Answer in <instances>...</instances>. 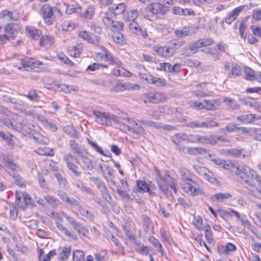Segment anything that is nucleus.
I'll use <instances>...</instances> for the list:
<instances>
[{
    "label": "nucleus",
    "instance_id": "1",
    "mask_svg": "<svg viewBox=\"0 0 261 261\" xmlns=\"http://www.w3.org/2000/svg\"><path fill=\"white\" fill-rule=\"evenodd\" d=\"M119 117L122 119H126L129 125L119 122L117 119V122H114L117 125L116 127L122 132L128 134L132 138L139 139L142 135L146 134L144 128L134 119L129 118L127 114L122 112L120 113Z\"/></svg>",
    "mask_w": 261,
    "mask_h": 261
},
{
    "label": "nucleus",
    "instance_id": "2",
    "mask_svg": "<svg viewBox=\"0 0 261 261\" xmlns=\"http://www.w3.org/2000/svg\"><path fill=\"white\" fill-rule=\"evenodd\" d=\"M232 173L238 176L239 181L244 182L248 187L255 188L254 184L250 179L254 177L255 171L250 167L243 163H237Z\"/></svg>",
    "mask_w": 261,
    "mask_h": 261
},
{
    "label": "nucleus",
    "instance_id": "3",
    "mask_svg": "<svg viewBox=\"0 0 261 261\" xmlns=\"http://www.w3.org/2000/svg\"><path fill=\"white\" fill-rule=\"evenodd\" d=\"M153 171L156 175V181L160 190L165 194L168 193L167 184L169 185L174 192H177L175 180L169 174L166 173L162 175L156 167H153Z\"/></svg>",
    "mask_w": 261,
    "mask_h": 261
},
{
    "label": "nucleus",
    "instance_id": "4",
    "mask_svg": "<svg viewBox=\"0 0 261 261\" xmlns=\"http://www.w3.org/2000/svg\"><path fill=\"white\" fill-rule=\"evenodd\" d=\"M106 61L108 62L110 64L117 66L112 71V73L115 76H124L129 77L132 73L121 67L122 63L119 59L114 57L109 51L105 53Z\"/></svg>",
    "mask_w": 261,
    "mask_h": 261
},
{
    "label": "nucleus",
    "instance_id": "5",
    "mask_svg": "<svg viewBox=\"0 0 261 261\" xmlns=\"http://www.w3.org/2000/svg\"><path fill=\"white\" fill-rule=\"evenodd\" d=\"M220 105V101L215 99H204L201 101H191L189 102V106L192 108L207 111L216 110Z\"/></svg>",
    "mask_w": 261,
    "mask_h": 261
},
{
    "label": "nucleus",
    "instance_id": "6",
    "mask_svg": "<svg viewBox=\"0 0 261 261\" xmlns=\"http://www.w3.org/2000/svg\"><path fill=\"white\" fill-rule=\"evenodd\" d=\"M42 65L41 61L29 57L20 58L18 62L14 63V66L19 69L23 68L26 71L35 70L36 68Z\"/></svg>",
    "mask_w": 261,
    "mask_h": 261
},
{
    "label": "nucleus",
    "instance_id": "7",
    "mask_svg": "<svg viewBox=\"0 0 261 261\" xmlns=\"http://www.w3.org/2000/svg\"><path fill=\"white\" fill-rule=\"evenodd\" d=\"M67 167L74 176L79 177L81 176V172L78 171L79 167L76 164H79V161L74 155L70 153H66L63 158Z\"/></svg>",
    "mask_w": 261,
    "mask_h": 261
},
{
    "label": "nucleus",
    "instance_id": "8",
    "mask_svg": "<svg viewBox=\"0 0 261 261\" xmlns=\"http://www.w3.org/2000/svg\"><path fill=\"white\" fill-rule=\"evenodd\" d=\"M93 114L96 122L102 125L110 126L112 121L117 122V117L109 113L95 111Z\"/></svg>",
    "mask_w": 261,
    "mask_h": 261
},
{
    "label": "nucleus",
    "instance_id": "9",
    "mask_svg": "<svg viewBox=\"0 0 261 261\" xmlns=\"http://www.w3.org/2000/svg\"><path fill=\"white\" fill-rule=\"evenodd\" d=\"M176 46L179 45L174 42L172 46H154L153 50L160 57L168 59L174 55L177 48Z\"/></svg>",
    "mask_w": 261,
    "mask_h": 261
},
{
    "label": "nucleus",
    "instance_id": "10",
    "mask_svg": "<svg viewBox=\"0 0 261 261\" xmlns=\"http://www.w3.org/2000/svg\"><path fill=\"white\" fill-rule=\"evenodd\" d=\"M19 26L16 23H7L5 27V31L7 34L0 35V43H5L6 41L14 40L15 38V33Z\"/></svg>",
    "mask_w": 261,
    "mask_h": 261
},
{
    "label": "nucleus",
    "instance_id": "11",
    "mask_svg": "<svg viewBox=\"0 0 261 261\" xmlns=\"http://www.w3.org/2000/svg\"><path fill=\"white\" fill-rule=\"evenodd\" d=\"M181 186L185 192L193 196L197 195L203 192L194 179L193 182L182 181Z\"/></svg>",
    "mask_w": 261,
    "mask_h": 261
},
{
    "label": "nucleus",
    "instance_id": "12",
    "mask_svg": "<svg viewBox=\"0 0 261 261\" xmlns=\"http://www.w3.org/2000/svg\"><path fill=\"white\" fill-rule=\"evenodd\" d=\"M40 15L45 23L48 25L53 24L54 20L53 8L48 4L43 5L40 9Z\"/></svg>",
    "mask_w": 261,
    "mask_h": 261
},
{
    "label": "nucleus",
    "instance_id": "13",
    "mask_svg": "<svg viewBox=\"0 0 261 261\" xmlns=\"http://www.w3.org/2000/svg\"><path fill=\"white\" fill-rule=\"evenodd\" d=\"M147 10L153 15H164L168 11V7L160 4L159 3H154L150 4L147 7Z\"/></svg>",
    "mask_w": 261,
    "mask_h": 261
},
{
    "label": "nucleus",
    "instance_id": "14",
    "mask_svg": "<svg viewBox=\"0 0 261 261\" xmlns=\"http://www.w3.org/2000/svg\"><path fill=\"white\" fill-rule=\"evenodd\" d=\"M247 8L248 6L247 5H242L233 9L225 17V22L228 24H231L232 22L236 20L240 12Z\"/></svg>",
    "mask_w": 261,
    "mask_h": 261
},
{
    "label": "nucleus",
    "instance_id": "15",
    "mask_svg": "<svg viewBox=\"0 0 261 261\" xmlns=\"http://www.w3.org/2000/svg\"><path fill=\"white\" fill-rule=\"evenodd\" d=\"M166 95L161 92L149 93L147 96V99L150 102L158 103L166 100Z\"/></svg>",
    "mask_w": 261,
    "mask_h": 261
},
{
    "label": "nucleus",
    "instance_id": "16",
    "mask_svg": "<svg viewBox=\"0 0 261 261\" xmlns=\"http://www.w3.org/2000/svg\"><path fill=\"white\" fill-rule=\"evenodd\" d=\"M187 134L184 133H177L175 134L173 137H172L171 140L176 145V148L179 150V147H183L181 146V142L182 141L187 142Z\"/></svg>",
    "mask_w": 261,
    "mask_h": 261
},
{
    "label": "nucleus",
    "instance_id": "17",
    "mask_svg": "<svg viewBox=\"0 0 261 261\" xmlns=\"http://www.w3.org/2000/svg\"><path fill=\"white\" fill-rule=\"evenodd\" d=\"M87 151L79 156L83 164V168L88 170H92L93 169V160L87 156Z\"/></svg>",
    "mask_w": 261,
    "mask_h": 261
},
{
    "label": "nucleus",
    "instance_id": "18",
    "mask_svg": "<svg viewBox=\"0 0 261 261\" xmlns=\"http://www.w3.org/2000/svg\"><path fill=\"white\" fill-rule=\"evenodd\" d=\"M202 43V42H199L198 40L189 45L183 53V55L187 57L191 56L192 55L196 53L197 48L201 47Z\"/></svg>",
    "mask_w": 261,
    "mask_h": 261
},
{
    "label": "nucleus",
    "instance_id": "19",
    "mask_svg": "<svg viewBox=\"0 0 261 261\" xmlns=\"http://www.w3.org/2000/svg\"><path fill=\"white\" fill-rule=\"evenodd\" d=\"M37 117L39 121H40L46 128L53 132L57 131L58 127L54 123L48 121V120L42 115H38Z\"/></svg>",
    "mask_w": 261,
    "mask_h": 261
},
{
    "label": "nucleus",
    "instance_id": "20",
    "mask_svg": "<svg viewBox=\"0 0 261 261\" xmlns=\"http://www.w3.org/2000/svg\"><path fill=\"white\" fill-rule=\"evenodd\" d=\"M89 180L95 184L102 195L107 194L108 190L105 183L98 177H91Z\"/></svg>",
    "mask_w": 261,
    "mask_h": 261
},
{
    "label": "nucleus",
    "instance_id": "21",
    "mask_svg": "<svg viewBox=\"0 0 261 261\" xmlns=\"http://www.w3.org/2000/svg\"><path fill=\"white\" fill-rule=\"evenodd\" d=\"M69 146L71 150L76 154L78 156L83 154L87 151L86 149L82 146L79 145L74 140L69 141Z\"/></svg>",
    "mask_w": 261,
    "mask_h": 261
},
{
    "label": "nucleus",
    "instance_id": "22",
    "mask_svg": "<svg viewBox=\"0 0 261 261\" xmlns=\"http://www.w3.org/2000/svg\"><path fill=\"white\" fill-rule=\"evenodd\" d=\"M173 12L176 15L183 16H194V11L191 9H183L179 7L175 6L172 8Z\"/></svg>",
    "mask_w": 261,
    "mask_h": 261
},
{
    "label": "nucleus",
    "instance_id": "23",
    "mask_svg": "<svg viewBox=\"0 0 261 261\" xmlns=\"http://www.w3.org/2000/svg\"><path fill=\"white\" fill-rule=\"evenodd\" d=\"M83 44L82 43H77L75 46L68 47V51L70 56L79 58L82 54L83 50Z\"/></svg>",
    "mask_w": 261,
    "mask_h": 261
},
{
    "label": "nucleus",
    "instance_id": "24",
    "mask_svg": "<svg viewBox=\"0 0 261 261\" xmlns=\"http://www.w3.org/2000/svg\"><path fill=\"white\" fill-rule=\"evenodd\" d=\"M134 243V248L135 251L142 255H148L150 251L152 250V249L147 246L142 245L141 243L137 242L135 241Z\"/></svg>",
    "mask_w": 261,
    "mask_h": 261
},
{
    "label": "nucleus",
    "instance_id": "25",
    "mask_svg": "<svg viewBox=\"0 0 261 261\" xmlns=\"http://www.w3.org/2000/svg\"><path fill=\"white\" fill-rule=\"evenodd\" d=\"M16 18L13 16V13L8 10H4L0 13V22H6L7 23L12 21H15Z\"/></svg>",
    "mask_w": 261,
    "mask_h": 261
},
{
    "label": "nucleus",
    "instance_id": "26",
    "mask_svg": "<svg viewBox=\"0 0 261 261\" xmlns=\"http://www.w3.org/2000/svg\"><path fill=\"white\" fill-rule=\"evenodd\" d=\"M178 172L182 178V181H193L194 176L187 169L181 167L179 169Z\"/></svg>",
    "mask_w": 261,
    "mask_h": 261
},
{
    "label": "nucleus",
    "instance_id": "27",
    "mask_svg": "<svg viewBox=\"0 0 261 261\" xmlns=\"http://www.w3.org/2000/svg\"><path fill=\"white\" fill-rule=\"evenodd\" d=\"M232 195L229 193H219L212 196L211 199L213 201H217L223 202L226 200L232 198Z\"/></svg>",
    "mask_w": 261,
    "mask_h": 261
},
{
    "label": "nucleus",
    "instance_id": "28",
    "mask_svg": "<svg viewBox=\"0 0 261 261\" xmlns=\"http://www.w3.org/2000/svg\"><path fill=\"white\" fill-rule=\"evenodd\" d=\"M87 141L89 145L91 146L93 150L95 152L99 153V154L106 156H109L108 154H110L109 151L105 152L102 148L100 147L98 144L94 141L91 140L89 138H87Z\"/></svg>",
    "mask_w": 261,
    "mask_h": 261
},
{
    "label": "nucleus",
    "instance_id": "29",
    "mask_svg": "<svg viewBox=\"0 0 261 261\" xmlns=\"http://www.w3.org/2000/svg\"><path fill=\"white\" fill-rule=\"evenodd\" d=\"M22 196L24 203H21V198L20 197H17L16 199V204L20 208L24 209L27 205L30 204L31 203L32 199L31 197L28 193H23L22 194Z\"/></svg>",
    "mask_w": 261,
    "mask_h": 261
},
{
    "label": "nucleus",
    "instance_id": "30",
    "mask_svg": "<svg viewBox=\"0 0 261 261\" xmlns=\"http://www.w3.org/2000/svg\"><path fill=\"white\" fill-rule=\"evenodd\" d=\"M141 220L145 231L147 232H152L153 230V224L150 218L146 215H142L141 216Z\"/></svg>",
    "mask_w": 261,
    "mask_h": 261
},
{
    "label": "nucleus",
    "instance_id": "31",
    "mask_svg": "<svg viewBox=\"0 0 261 261\" xmlns=\"http://www.w3.org/2000/svg\"><path fill=\"white\" fill-rule=\"evenodd\" d=\"M114 14L111 11H108L103 14V16H102V22L104 25L109 28L112 27L113 24V17Z\"/></svg>",
    "mask_w": 261,
    "mask_h": 261
},
{
    "label": "nucleus",
    "instance_id": "32",
    "mask_svg": "<svg viewBox=\"0 0 261 261\" xmlns=\"http://www.w3.org/2000/svg\"><path fill=\"white\" fill-rule=\"evenodd\" d=\"M95 13V8L93 6H88L86 8V9L84 10V12H82V9L81 8V13H79L81 17L90 19H91Z\"/></svg>",
    "mask_w": 261,
    "mask_h": 261
},
{
    "label": "nucleus",
    "instance_id": "33",
    "mask_svg": "<svg viewBox=\"0 0 261 261\" xmlns=\"http://www.w3.org/2000/svg\"><path fill=\"white\" fill-rule=\"evenodd\" d=\"M0 157L3 159V162L6 163L12 170L15 171H19L21 170V168L18 165L14 163L4 154L0 155Z\"/></svg>",
    "mask_w": 261,
    "mask_h": 261
},
{
    "label": "nucleus",
    "instance_id": "34",
    "mask_svg": "<svg viewBox=\"0 0 261 261\" xmlns=\"http://www.w3.org/2000/svg\"><path fill=\"white\" fill-rule=\"evenodd\" d=\"M198 143L203 144L215 145V141L214 140V135L200 136L199 135Z\"/></svg>",
    "mask_w": 261,
    "mask_h": 261
},
{
    "label": "nucleus",
    "instance_id": "35",
    "mask_svg": "<svg viewBox=\"0 0 261 261\" xmlns=\"http://www.w3.org/2000/svg\"><path fill=\"white\" fill-rule=\"evenodd\" d=\"M64 132L70 137L73 138H79L80 134L77 132L72 125H68L63 128Z\"/></svg>",
    "mask_w": 261,
    "mask_h": 261
},
{
    "label": "nucleus",
    "instance_id": "36",
    "mask_svg": "<svg viewBox=\"0 0 261 261\" xmlns=\"http://www.w3.org/2000/svg\"><path fill=\"white\" fill-rule=\"evenodd\" d=\"M56 226L61 231H62L67 237L70 238L73 240H76L77 238L74 232H70L67 228L64 227L62 224L57 222L56 223Z\"/></svg>",
    "mask_w": 261,
    "mask_h": 261
},
{
    "label": "nucleus",
    "instance_id": "37",
    "mask_svg": "<svg viewBox=\"0 0 261 261\" xmlns=\"http://www.w3.org/2000/svg\"><path fill=\"white\" fill-rule=\"evenodd\" d=\"M149 242L151 244V245L155 248H156L157 250L160 252L162 255L165 253V250L163 248V247L160 243V241L156 239L155 237L153 236H150L148 238Z\"/></svg>",
    "mask_w": 261,
    "mask_h": 261
},
{
    "label": "nucleus",
    "instance_id": "38",
    "mask_svg": "<svg viewBox=\"0 0 261 261\" xmlns=\"http://www.w3.org/2000/svg\"><path fill=\"white\" fill-rule=\"evenodd\" d=\"M25 29L31 37L34 40H38L41 34L40 30L32 26H27Z\"/></svg>",
    "mask_w": 261,
    "mask_h": 261
},
{
    "label": "nucleus",
    "instance_id": "39",
    "mask_svg": "<svg viewBox=\"0 0 261 261\" xmlns=\"http://www.w3.org/2000/svg\"><path fill=\"white\" fill-rule=\"evenodd\" d=\"M53 42L54 39L51 36L44 35L40 38L39 44L42 47H48L52 44Z\"/></svg>",
    "mask_w": 261,
    "mask_h": 261
},
{
    "label": "nucleus",
    "instance_id": "40",
    "mask_svg": "<svg viewBox=\"0 0 261 261\" xmlns=\"http://www.w3.org/2000/svg\"><path fill=\"white\" fill-rule=\"evenodd\" d=\"M255 115L252 114L242 115L237 117V120L242 123H250L253 121Z\"/></svg>",
    "mask_w": 261,
    "mask_h": 261
},
{
    "label": "nucleus",
    "instance_id": "41",
    "mask_svg": "<svg viewBox=\"0 0 261 261\" xmlns=\"http://www.w3.org/2000/svg\"><path fill=\"white\" fill-rule=\"evenodd\" d=\"M242 71L239 66L236 64H232L231 70L228 73V76L230 78H233L240 75Z\"/></svg>",
    "mask_w": 261,
    "mask_h": 261
},
{
    "label": "nucleus",
    "instance_id": "42",
    "mask_svg": "<svg viewBox=\"0 0 261 261\" xmlns=\"http://www.w3.org/2000/svg\"><path fill=\"white\" fill-rule=\"evenodd\" d=\"M236 250V246L231 243H228L225 247L224 246L220 247L219 248V252L220 253L224 254H227L228 253V252L229 251H235Z\"/></svg>",
    "mask_w": 261,
    "mask_h": 261
},
{
    "label": "nucleus",
    "instance_id": "43",
    "mask_svg": "<svg viewBox=\"0 0 261 261\" xmlns=\"http://www.w3.org/2000/svg\"><path fill=\"white\" fill-rule=\"evenodd\" d=\"M223 102L227 107L232 110H237L239 108V105L237 103V102L235 100L230 98L224 97L223 100Z\"/></svg>",
    "mask_w": 261,
    "mask_h": 261
},
{
    "label": "nucleus",
    "instance_id": "44",
    "mask_svg": "<svg viewBox=\"0 0 261 261\" xmlns=\"http://www.w3.org/2000/svg\"><path fill=\"white\" fill-rule=\"evenodd\" d=\"M126 8V6L124 3H120L119 4H114L112 6V9L114 11L115 15H118L122 14L124 12Z\"/></svg>",
    "mask_w": 261,
    "mask_h": 261
},
{
    "label": "nucleus",
    "instance_id": "45",
    "mask_svg": "<svg viewBox=\"0 0 261 261\" xmlns=\"http://www.w3.org/2000/svg\"><path fill=\"white\" fill-rule=\"evenodd\" d=\"M112 37L114 41L119 44L122 45L125 43L122 34L119 31L114 32Z\"/></svg>",
    "mask_w": 261,
    "mask_h": 261
},
{
    "label": "nucleus",
    "instance_id": "46",
    "mask_svg": "<svg viewBox=\"0 0 261 261\" xmlns=\"http://www.w3.org/2000/svg\"><path fill=\"white\" fill-rule=\"evenodd\" d=\"M137 184L140 190L144 192H148L150 196L154 195V193L150 191L148 186L144 181L138 180L137 181Z\"/></svg>",
    "mask_w": 261,
    "mask_h": 261
},
{
    "label": "nucleus",
    "instance_id": "47",
    "mask_svg": "<svg viewBox=\"0 0 261 261\" xmlns=\"http://www.w3.org/2000/svg\"><path fill=\"white\" fill-rule=\"evenodd\" d=\"M96 261H106L109 257V255L106 250H101L94 254Z\"/></svg>",
    "mask_w": 261,
    "mask_h": 261
},
{
    "label": "nucleus",
    "instance_id": "48",
    "mask_svg": "<svg viewBox=\"0 0 261 261\" xmlns=\"http://www.w3.org/2000/svg\"><path fill=\"white\" fill-rule=\"evenodd\" d=\"M203 178L212 184L218 185L219 183V181L218 180V179L214 176L213 173L209 170L206 173Z\"/></svg>",
    "mask_w": 261,
    "mask_h": 261
},
{
    "label": "nucleus",
    "instance_id": "49",
    "mask_svg": "<svg viewBox=\"0 0 261 261\" xmlns=\"http://www.w3.org/2000/svg\"><path fill=\"white\" fill-rule=\"evenodd\" d=\"M218 126L217 122L212 120H207L205 121L200 122V128H213Z\"/></svg>",
    "mask_w": 261,
    "mask_h": 261
},
{
    "label": "nucleus",
    "instance_id": "50",
    "mask_svg": "<svg viewBox=\"0 0 261 261\" xmlns=\"http://www.w3.org/2000/svg\"><path fill=\"white\" fill-rule=\"evenodd\" d=\"M245 77L247 80L253 81L255 76V73L253 70L249 67H245Z\"/></svg>",
    "mask_w": 261,
    "mask_h": 261
},
{
    "label": "nucleus",
    "instance_id": "51",
    "mask_svg": "<svg viewBox=\"0 0 261 261\" xmlns=\"http://www.w3.org/2000/svg\"><path fill=\"white\" fill-rule=\"evenodd\" d=\"M242 149L236 148L227 149L225 151V153L230 156L238 157L242 155Z\"/></svg>",
    "mask_w": 261,
    "mask_h": 261
},
{
    "label": "nucleus",
    "instance_id": "52",
    "mask_svg": "<svg viewBox=\"0 0 261 261\" xmlns=\"http://www.w3.org/2000/svg\"><path fill=\"white\" fill-rule=\"evenodd\" d=\"M84 253L83 251L77 250L73 253V261H84Z\"/></svg>",
    "mask_w": 261,
    "mask_h": 261
},
{
    "label": "nucleus",
    "instance_id": "53",
    "mask_svg": "<svg viewBox=\"0 0 261 261\" xmlns=\"http://www.w3.org/2000/svg\"><path fill=\"white\" fill-rule=\"evenodd\" d=\"M37 153L40 155H44L49 156H53L54 155V150L48 148H45L44 149L39 148L37 150Z\"/></svg>",
    "mask_w": 261,
    "mask_h": 261
},
{
    "label": "nucleus",
    "instance_id": "54",
    "mask_svg": "<svg viewBox=\"0 0 261 261\" xmlns=\"http://www.w3.org/2000/svg\"><path fill=\"white\" fill-rule=\"evenodd\" d=\"M175 35L178 38H182L190 34V31L189 28H184L181 30H175Z\"/></svg>",
    "mask_w": 261,
    "mask_h": 261
},
{
    "label": "nucleus",
    "instance_id": "55",
    "mask_svg": "<svg viewBox=\"0 0 261 261\" xmlns=\"http://www.w3.org/2000/svg\"><path fill=\"white\" fill-rule=\"evenodd\" d=\"M70 253V247H64L61 253L59 255V258L62 260H66L68 259Z\"/></svg>",
    "mask_w": 261,
    "mask_h": 261
},
{
    "label": "nucleus",
    "instance_id": "56",
    "mask_svg": "<svg viewBox=\"0 0 261 261\" xmlns=\"http://www.w3.org/2000/svg\"><path fill=\"white\" fill-rule=\"evenodd\" d=\"M205 239L208 243H211L213 240L212 231L210 226H206L204 229Z\"/></svg>",
    "mask_w": 261,
    "mask_h": 261
},
{
    "label": "nucleus",
    "instance_id": "57",
    "mask_svg": "<svg viewBox=\"0 0 261 261\" xmlns=\"http://www.w3.org/2000/svg\"><path fill=\"white\" fill-rule=\"evenodd\" d=\"M66 13L67 14H71L73 13H81V7L74 6V5L68 6L66 9Z\"/></svg>",
    "mask_w": 261,
    "mask_h": 261
},
{
    "label": "nucleus",
    "instance_id": "58",
    "mask_svg": "<svg viewBox=\"0 0 261 261\" xmlns=\"http://www.w3.org/2000/svg\"><path fill=\"white\" fill-rule=\"evenodd\" d=\"M78 211L79 213L81 214V215L83 217H86L87 218L89 219L90 220L93 219L94 215L88 210L82 207H80L79 208Z\"/></svg>",
    "mask_w": 261,
    "mask_h": 261
},
{
    "label": "nucleus",
    "instance_id": "59",
    "mask_svg": "<svg viewBox=\"0 0 261 261\" xmlns=\"http://www.w3.org/2000/svg\"><path fill=\"white\" fill-rule=\"evenodd\" d=\"M79 36L90 43L94 42L93 40L91 38V36L90 35L89 33L87 31H80L79 33Z\"/></svg>",
    "mask_w": 261,
    "mask_h": 261
},
{
    "label": "nucleus",
    "instance_id": "60",
    "mask_svg": "<svg viewBox=\"0 0 261 261\" xmlns=\"http://www.w3.org/2000/svg\"><path fill=\"white\" fill-rule=\"evenodd\" d=\"M238 163H232L229 161H225L224 163L223 168L225 170H229L232 173V170L236 169V164Z\"/></svg>",
    "mask_w": 261,
    "mask_h": 261
},
{
    "label": "nucleus",
    "instance_id": "61",
    "mask_svg": "<svg viewBox=\"0 0 261 261\" xmlns=\"http://www.w3.org/2000/svg\"><path fill=\"white\" fill-rule=\"evenodd\" d=\"M55 177L57 179L58 183L61 187L64 188L66 186L67 184V180L66 178L63 177L61 173H56L55 174Z\"/></svg>",
    "mask_w": 261,
    "mask_h": 261
},
{
    "label": "nucleus",
    "instance_id": "62",
    "mask_svg": "<svg viewBox=\"0 0 261 261\" xmlns=\"http://www.w3.org/2000/svg\"><path fill=\"white\" fill-rule=\"evenodd\" d=\"M75 185L82 192L88 194H92V190L85 186L82 182L78 181L75 184Z\"/></svg>",
    "mask_w": 261,
    "mask_h": 261
},
{
    "label": "nucleus",
    "instance_id": "63",
    "mask_svg": "<svg viewBox=\"0 0 261 261\" xmlns=\"http://www.w3.org/2000/svg\"><path fill=\"white\" fill-rule=\"evenodd\" d=\"M193 168L199 175L203 177H204L208 171L206 168L198 166H193Z\"/></svg>",
    "mask_w": 261,
    "mask_h": 261
},
{
    "label": "nucleus",
    "instance_id": "64",
    "mask_svg": "<svg viewBox=\"0 0 261 261\" xmlns=\"http://www.w3.org/2000/svg\"><path fill=\"white\" fill-rule=\"evenodd\" d=\"M128 27L130 30L136 35L141 28L139 25L135 21L130 22L128 24Z\"/></svg>",
    "mask_w": 261,
    "mask_h": 261
}]
</instances>
